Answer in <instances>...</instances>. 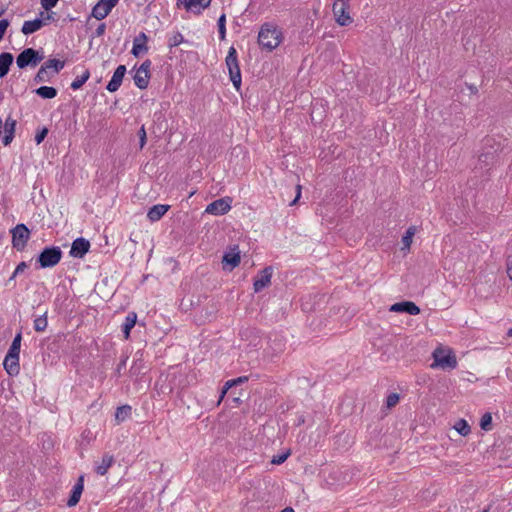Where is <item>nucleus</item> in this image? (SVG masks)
I'll return each instance as SVG.
<instances>
[{"label": "nucleus", "mask_w": 512, "mask_h": 512, "mask_svg": "<svg viewBox=\"0 0 512 512\" xmlns=\"http://www.w3.org/2000/svg\"><path fill=\"white\" fill-rule=\"evenodd\" d=\"M281 512H295V511L292 507L288 506V507H285L283 510H281Z\"/></svg>", "instance_id": "nucleus-57"}, {"label": "nucleus", "mask_w": 512, "mask_h": 512, "mask_svg": "<svg viewBox=\"0 0 512 512\" xmlns=\"http://www.w3.org/2000/svg\"><path fill=\"white\" fill-rule=\"evenodd\" d=\"M415 227L411 226L407 229L406 233L402 237V250H409L412 244L413 236L415 235Z\"/></svg>", "instance_id": "nucleus-34"}, {"label": "nucleus", "mask_w": 512, "mask_h": 512, "mask_svg": "<svg viewBox=\"0 0 512 512\" xmlns=\"http://www.w3.org/2000/svg\"><path fill=\"white\" fill-rule=\"evenodd\" d=\"M59 0H40L41 6L44 10L50 11L54 8Z\"/></svg>", "instance_id": "nucleus-45"}, {"label": "nucleus", "mask_w": 512, "mask_h": 512, "mask_svg": "<svg viewBox=\"0 0 512 512\" xmlns=\"http://www.w3.org/2000/svg\"><path fill=\"white\" fill-rule=\"evenodd\" d=\"M350 0H335L334 3H341L344 4V6H349Z\"/></svg>", "instance_id": "nucleus-56"}, {"label": "nucleus", "mask_w": 512, "mask_h": 512, "mask_svg": "<svg viewBox=\"0 0 512 512\" xmlns=\"http://www.w3.org/2000/svg\"><path fill=\"white\" fill-rule=\"evenodd\" d=\"M149 41V37L145 32H140L137 36H135L133 40V47L131 49V54L134 57H139L142 54L148 52L149 47L147 45Z\"/></svg>", "instance_id": "nucleus-15"}, {"label": "nucleus", "mask_w": 512, "mask_h": 512, "mask_svg": "<svg viewBox=\"0 0 512 512\" xmlns=\"http://www.w3.org/2000/svg\"><path fill=\"white\" fill-rule=\"evenodd\" d=\"M115 459L113 455H110L108 453L104 454L101 460V463L96 466V473L103 476L107 473L108 469L112 466Z\"/></svg>", "instance_id": "nucleus-28"}, {"label": "nucleus", "mask_w": 512, "mask_h": 512, "mask_svg": "<svg viewBox=\"0 0 512 512\" xmlns=\"http://www.w3.org/2000/svg\"><path fill=\"white\" fill-rule=\"evenodd\" d=\"M170 209V205H166V204H157V205H154L152 206L148 212H147V218L151 221V222H156V221H159L165 214L166 212Z\"/></svg>", "instance_id": "nucleus-23"}, {"label": "nucleus", "mask_w": 512, "mask_h": 512, "mask_svg": "<svg viewBox=\"0 0 512 512\" xmlns=\"http://www.w3.org/2000/svg\"><path fill=\"white\" fill-rule=\"evenodd\" d=\"M482 512H489V507L485 510H483Z\"/></svg>", "instance_id": "nucleus-64"}, {"label": "nucleus", "mask_w": 512, "mask_h": 512, "mask_svg": "<svg viewBox=\"0 0 512 512\" xmlns=\"http://www.w3.org/2000/svg\"><path fill=\"white\" fill-rule=\"evenodd\" d=\"M304 422H305L304 417H303V416L299 417V419H298V425H301V424H303Z\"/></svg>", "instance_id": "nucleus-60"}, {"label": "nucleus", "mask_w": 512, "mask_h": 512, "mask_svg": "<svg viewBox=\"0 0 512 512\" xmlns=\"http://www.w3.org/2000/svg\"><path fill=\"white\" fill-rule=\"evenodd\" d=\"M296 190H297V194H296V197L294 198V200L290 203V205H295L297 203V201L300 199L301 197V186L300 185H297L296 186Z\"/></svg>", "instance_id": "nucleus-53"}, {"label": "nucleus", "mask_w": 512, "mask_h": 512, "mask_svg": "<svg viewBox=\"0 0 512 512\" xmlns=\"http://www.w3.org/2000/svg\"><path fill=\"white\" fill-rule=\"evenodd\" d=\"M27 268H28V264L25 261L20 262L14 270V276H17V275L23 273Z\"/></svg>", "instance_id": "nucleus-50"}, {"label": "nucleus", "mask_w": 512, "mask_h": 512, "mask_svg": "<svg viewBox=\"0 0 512 512\" xmlns=\"http://www.w3.org/2000/svg\"><path fill=\"white\" fill-rule=\"evenodd\" d=\"M90 249V242L83 238H76L71 245L70 256L74 258H83Z\"/></svg>", "instance_id": "nucleus-16"}, {"label": "nucleus", "mask_w": 512, "mask_h": 512, "mask_svg": "<svg viewBox=\"0 0 512 512\" xmlns=\"http://www.w3.org/2000/svg\"><path fill=\"white\" fill-rule=\"evenodd\" d=\"M218 304L214 300H208L203 306L196 309L195 321L198 325L211 322L216 318L218 312Z\"/></svg>", "instance_id": "nucleus-8"}, {"label": "nucleus", "mask_w": 512, "mask_h": 512, "mask_svg": "<svg viewBox=\"0 0 512 512\" xmlns=\"http://www.w3.org/2000/svg\"><path fill=\"white\" fill-rule=\"evenodd\" d=\"M502 150L501 144L496 142L492 137H487L483 140L482 151L478 156V164L476 169L488 171L496 162L499 152Z\"/></svg>", "instance_id": "nucleus-2"}, {"label": "nucleus", "mask_w": 512, "mask_h": 512, "mask_svg": "<svg viewBox=\"0 0 512 512\" xmlns=\"http://www.w3.org/2000/svg\"><path fill=\"white\" fill-rule=\"evenodd\" d=\"M469 89H470V91H471L472 93H477V91H478V90H477V87H475L474 85L469 86Z\"/></svg>", "instance_id": "nucleus-58"}, {"label": "nucleus", "mask_w": 512, "mask_h": 512, "mask_svg": "<svg viewBox=\"0 0 512 512\" xmlns=\"http://www.w3.org/2000/svg\"><path fill=\"white\" fill-rule=\"evenodd\" d=\"M125 74H126V66L119 65L115 69V71L112 75V78L110 79V81L108 82V84L106 86V89L109 92H116L120 88Z\"/></svg>", "instance_id": "nucleus-18"}, {"label": "nucleus", "mask_w": 512, "mask_h": 512, "mask_svg": "<svg viewBox=\"0 0 512 512\" xmlns=\"http://www.w3.org/2000/svg\"><path fill=\"white\" fill-rule=\"evenodd\" d=\"M233 401H234V402H236V403H240V398H239V397H235V398L233 399Z\"/></svg>", "instance_id": "nucleus-62"}, {"label": "nucleus", "mask_w": 512, "mask_h": 512, "mask_svg": "<svg viewBox=\"0 0 512 512\" xmlns=\"http://www.w3.org/2000/svg\"><path fill=\"white\" fill-rule=\"evenodd\" d=\"M188 0H177V7L180 8V7H184L185 6V3L187 2Z\"/></svg>", "instance_id": "nucleus-55"}, {"label": "nucleus", "mask_w": 512, "mask_h": 512, "mask_svg": "<svg viewBox=\"0 0 512 512\" xmlns=\"http://www.w3.org/2000/svg\"><path fill=\"white\" fill-rule=\"evenodd\" d=\"M480 427L484 431H490L492 429V415L490 412L483 414L480 420Z\"/></svg>", "instance_id": "nucleus-39"}, {"label": "nucleus", "mask_w": 512, "mask_h": 512, "mask_svg": "<svg viewBox=\"0 0 512 512\" xmlns=\"http://www.w3.org/2000/svg\"><path fill=\"white\" fill-rule=\"evenodd\" d=\"M138 136H139L140 148L142 149L145 146L146 141H147V135H146L144 125L138 131Z\"/></svg>", "instance_id": "nucleus-48"}, {"label": "nucleus", "mask_w": 512, "mask_h": 512, "mask_svg": "<svg viewBox=\"0 0 512 512\" xmlns=\"http://www.w3.org/2000/svg\"><path fill=\"white\" fill-rule=\"evenodd\" d=\"M127 359H128V357H125V358L121 359V361L118 363L117 368L115 370V374L117 376H120L121 370L126 367Z\"/></svg>", "instance_id": "nucleus-52"}, {"label": "nucleus", "mask_w": 512, "mask_h": 512, "mask_svg": "<svg viewBox=\"0 0 512 512\" xmlns=\"http://www.w3.org/2000/svg\"><path fill=\"white\" fill-rule=\"evenodd\" d=\"M454 428L462 436H467L471 432L469 424L464 419L458 420Z\"/></svg>", "instance_id": "nucleus-36"}, {"label": "nucleus", "mask_w": 512, "mask_h": 512, "mask_svg": "<svg viewBox=\"0 0 512 512\" xmlns=\"http://www.w3.org/2000/svg\"><path fill=\"white\" fill-rule=\"evenodd\" d=\"M48 321H47V311L43 313V315L37 317L34 320V329L36 332H43L47 328Z\"/></svg>", "instance_id": "nucleus-35"}, {"label": "nucleus", "mask_w": 512, "mask_h": 512, "mask_svg": "<svg viewBox=\"0 0 512 512\" xmlns=\"http://www.w3.org/2000/svg\"><path fill=\"white\" fill-rule=\"evenodd\" d=\"M225 63L229 72L230 80L237 91L241 87V71L239 67V61L237 56V50L234 46H231L228 50V54L225 59Z\"/></svg>", "instance_id": "nucleus-5"}, {"label": "nucleus", "mask_w": 512, "mask_h": 512, "mask_svg": "<svg viewBox=\"0 0 512 512\" xmlns=\"http://www.w3.org/2000/svg\"><path fill=\"white\" fill-rule=\"evenodd\" d=\"M273 274V268L267 266L262 269L254 279L253 288L256 293L262 291L271 283V277Z\"/></svg>", "instance_id": "nucleus-13"}, {"label": "nucleus", "mask_w": 512, "mask_h": 512, "mask_svg": "<svg viewBox=\"0 0 512 512\" xmlns=\"http://www.w3.org/2000/svg\"><path fill=\"white\" fill-rule=\"evenodd\" d=\"M83 490H84V476L81 475L78 478L77 482L74 484V486L70 492V495H69V498L67 501L68 507H74L78 504Z\"/></svg>", "instance_id": "nucleus-19"}, {"label": "nucleus", "mask_w": 512, "mask_h": 512, "mask_svg": "<svg viewBox=\"0 0 512 512\" xmlns=\"http://www.w3.org/2000/svg\"><path fill=\"white\" fill-rule=\"evenodd\" d=\"M289 455H290V451L289 450L287 452H285V453L275 455V456H273V458L271 460V463L275 464V465H280V464L284 463L287 460Z\"/></svg>", "instance_id": "nucleus-44"}, {"label": "nucleus", "mask_w": 512, "mask_h": 512, "mask_svg": "<svg viewBox=\"0 0 512 512\" xmlns=\"http://www.w3.org/2000/svg\"><path fill=\"white\" fill-rule=\"evenodd\" d=\"M15 278H16V276H14V272H13L12 275L9 277L7 284L12 282Z\"/></svg>", "instance_id": "nucleus-59"}, {"label": "nucleus", "mask_w": 512, "mask_h": 512, "mask_svg": "<svg viewBox=\"0 0 512 512\" xmlns=\"http://www.w3.org/2000/svg\"><path fill=\"white\" fill-rule=\"evenodd\" d=\"M105 30H106V24L105 23H100L98 25V27L95 29V31L93 32L92 34V37H101L104 35L105 33Z\"/></svg>", "instance_id": "nucleus-49"}, {"label": "nucleus", "mask_w": 512, "mask_h": 512, "mask_svg": "<svg viewBox=\"0 0 512 512\" xmlns=\"http://www.w3.org/2000/svg\"><path fill=\"white\" fill-rule=\"evenodd\" d=\"M400 395L398 393H390L386 397V408L390 409L398 404Z\"/></svg>", "instance_id": "nucleus-43"}, {"label": "nucleus", "mask_w": 512, "mask_h": 512, "mask_svg": "<svg viewBox=\"0 0 512 512\" xmlns=\"http://www.w3.org/2000/svg\"><path fill=\"white\" fill-rule=\"evenodd\" d=\"M381 332H382L381 327L371 328V331L368 332L371 344L377 350H382V348L384 347V339L382 337Z\"/></svg>", "instance_id": "nucleus-27"}, {"label": "nucleus", "mask_w": 512, "mask_h": 512, "mask_svg": "<svg viewBox=\"0 0 512 512\" xmlns=\"http://www.w3.org/2000/svg\"><path fill=\"white\" fill-rule=\"evenodd\" d=\"M283 40V34L280 28L273 23H264L258 33V43L262 49L268 52L277 48Z\"/></svg>", "instance_id": "nucleus-1"}, {"label": "nucleus", "mask_w": 512, "mask_h": 512, "mask_svg": "<svg viewBox=\"0 0 512 512\" xmlns=\"http://www.w3.org/2000/svg\"><path fill=\"white\" fill-rule=\"evenodd\" d=\"M249 380V376H240L235 379L228 380L226 382V389H231L235 386H238L240 384H243Z\"/></svg>", "instance_id": "nucleus-41"}, {"label": "nucleus", "mask_w": 512, "mask_h": 512, "mask_svg": "<svg viewBox=\"0 0 512 512\" xmlns=\"http://www.w3.org/2000/svg\"><path fill=\"white\" fill-rule=\"evenodd\" d=\"M45 25L46 22H44V19L37 17L33 20L25 21L22 25L21 32L24 35H30L39 31Z\"/></svg>", "instance_id": "nucleus-21"}, {"label": "nucleus", "mask_w": 512, "mask_h": 512, "mask_svg": "<svg viewBox=\"0 0 512 512\" xmlns=\"http://www.w3.org/2000/svg\"><path fill=\"white\" fill-rule=\"evenodd\" d=\"M12 234V247L17 251H23L27 246V242L30 239L31 231L23 224H17L10 230Z\"/></svg>", "instance_id": "nucleus-7"}, {"label": "nucleus", "mask_w": 512, "mask_h": 512, "mask_svg": "<svg viewBox=\"0 0 512 512\" xmlns=\"http://www.w3.org/2000/svg\"><path fill=\"white\" fill-rule=\"evenodd\" d=\"M218 33L220 40H224L226 37V15L223 13L220 15L217 21Z\"/></svg>", "instance_id": "nucleus-38"}, {"label": "nucleus", "mask_w": 512, "mask_h": 512, "mask_svg": "<svg viewBox=\"0 0 512 512\" xmlns=\"http://www.w3.org/2000/svg\"><path fill=\"white\" fill-rule=\"evenodd\" d=\"M136 322L137 314L135 312H129L121 326V330L125 339H129L131 329L135 326Z\"/></svg>", "instance_id": "nucleus-26"}, {"label": "nucleus", "mask_w": 512, "mask_h": 512, "mask_svg": "<svg viewBox=\"0 0 512 512\" xmlns=\"http://www.w3.org/2000/svg\"><path fill=\"white\" fill-rule=\"evenodd\" d=\"M16 120L13 119L11 116H8L4 123V136L2 138V143L4 146H8L11 144L15 137V130H16Z\"/></svg>", "instance_id": "nucleus-20"}, {"label": "nucleus", "mask_w": 512, "mask_h": 512, "mask_svg": "<svg viewBox=\"0 0 512 512\" xmlns=\"http://www.w3.org/2000/svg\"><path fill=\"white\" fill-rule=\"evenodd\" d=\"M377 432V428L374 427L372 430H370V435ZM369 445L374 448H380L381 447V436L380 433H378L375 437L371 436L369 439Z\"/></svg>", "instance_id": "nucleus-42"}, {"label": "nucleus", "mask_w": 512, "mask_h": 512, "mask_svg": "<svg viewBox=\"0 0 512 512\" xmlns=\"http://www.w3.org/2000/svg\"><path fill=\"white\" fill-rule=\"evenodd\" d=\"M150 77H151V75H147L145 73H140V71L137 70L133 79H134L135 85L139 89L144 90L148 87Z\"/></svg>", "instance_id": "nucleus-32"}, {"label": "nucleus", "mask_w": 512, "mask_h": 512, "mask_svg": "<svg viewBox=\"0 0 512 512\" xmlns=\"http://www.w3.org/2000/svg\"><path fill=\"white\" fill-rule=\"evenodd\" d=\"M39 16H40V18L44 19V22L55 20V12L45 13V12L41 11L39 13Z\"/></svg>", "instance_id": "nucleus-51"}, {"label": "nucleus", "mask_w": 512, "mask_h": 512, "mask_svg": "<svg viewBox=\"0 0 512 512\" xmlns=\"http://www.w3.org/2000/svg\"><path fill=\"white\" fill-rule=\"evenodd\" d=\"M5 13V8L0 7V16H2Z\"/></svg>", "instance_id": "nucleus-61"}, {"label": "nucleus", "mask_w": 512, "mask_h": 512, "mask_svg": "<svg viewBox=\"0 0 512 512\" xmlns=\"http://www.w3.org/2000/svg\"><path fill=\"white\" fill-rule=\"evenodd\" d=\"M3 366L9 376H17L20 372L19 356L14 355L13 358H10L9 355L6 354Z\"/></svg>", "instance_id": "nucleus-22"}, {"label": "nucleus", "mask_w": 512, "mask_h": 512, "mask_svg": "<svg viewBox=\"0 0 512 512\" xmlns=\"http://www.w3.org/2000/svg\"><path fill=\"white\" fill-rule=\"evenodd\" d=\"M152 62L150 59H146L137 70L140 71V73H145L147 75H150V68H151Z\"/></svg>", "instance_id": "nucleus-46"}, {"label": "nucleus", "mask_w": 512, "mask_h": 512, "mask_svg": "<svg viewBox=\"0 0 512 512\" xmlns=\"http://www.w3.org/2000/svg\"><path fill=\"white\" fill-rule=\"evenodd\" d=\"M34 92L43 99H53L58 94L57 89L51 86H40Z\"/></svg>", "instance_id": "nucleus-29"}, {"label": "nucleus", "mask_w": 512, "mask_h": 512, "mask_svg": "<svg viewBox=\"0 0 512 512\" xmlns=\"http://www.w3.org/2000/svg\"><path fill=\"white\" fill-rule=\"evenodd\" d=\"M44 59L42 50L26 48L16 58V64L19 69H25L28 66L36 67Z\"/></svg>", "instance_id": "nucleus-6"}, {"label": "nucleus", "mask_w": 512, "mask_h": 512, "mask_svg": "<svg viewBox=\"0 0 512 512\" xmlns=\"http://www.w3.org/2000/svg\"><path fill=\"white\" fill-rule=\"evenodd\" d=\"M90 78V71L89 69H85L82 75L77 76L72 83L70 84V88L74 91L80 89L86 81Z\"/></svg>", "instance_id": "nucleus-33"}, {"label": "nucleus", "mask_w": 512, "mask_h": 512, "mask_svg": "<svg viewBox=\"0 0 512 512\" xmlns=\"http://www.w3.org/2000/svg\"><path fill=\"white\" fill-rule=\"evenodd\" d=\"M10 22L8 19L0 20V41L4 38L7 28L9 27Z\"/></svg>", "instance_id": "nucleus-47"}, {"label": "nucleus", "mask_w": 512, "mask_h": 512, "mask_svg": "<svg viewBox=\"0 0 512 512\" xmlns=\"http://www.w3.org/2000/svg\"><path fill=\"white\" fill-rule=\"evenodd\" d=\"M507 335L512 337V327L508 330Z\"/></svg>", "instance_id": "nucleus-63"}, {"label": "nucleus", "mask_w": 512, "mask_h": 512, "mask_svg": "<svg viewBox=\"0 0 512 512\" xmlns=\"http://www.w3.org/2000/svg\"><path fill=\"white\" fill-rule=\"evenodd\" d=\"M63 252L59 246H46L37 255L35 262L38 268L55 267L62 259Z\"/></svg>", "instance_id": "nucleus-3"}, {"label": "nucleus", "mask_w": 512, "mask_h": 512, "mask_svg": "<svg viewBox=\"0 0 512 512\" xmlns=\"http://www.w3.org/2000/svg\"><path fill=\"white\" fill-rule=\"evenodd\" d=\"M211 3V0H188L185 3L184 8L187 11H192L194 14H201V10L207 8Z\"/></svg>", "instance_id": "nucleus-25"}, {"label": "nucleus", "mask_w": 512, "mask_h": 512, "mask_svg": "<svg viewBox=\"0 0 512 512\" xmlns=\"http://www.w3.org/2000/svg\"><path fill=\"white\" fill-rule=\"evenodd\" d=\"M349 6H344L341 3H333V14L336 22L340 26H348L353 22L352 17L348 12Z\"/></svg>", "instance_id": "nucleus-14"}, {"label": "nucleus", "mask_w": 512, "mask_h": 512, "mask_svg": "<svg viewBox=\"0 0 512 512\" xmlns=\"http://www.w3.org/2000/svg\"><path fill=\"white\" fill-rule=\"evenodd\" d=\"M231 198L217 199L207 205L205 212L212 215H224L231 209Z\"/></svg>", "instance_id": "nucleus-11"}, {"label": "nucleus", "mask_w": 512, "mask_h": 512, "mask_svg": "<svg viewBox=\"0 0 512 512\" xmlns=\"http://www.w3.org/2000/svg\"><path fill=\"white\" fill-rule=\"evenodd\" d=\"M183 42H185L183 35L177 31L168 39V47L172 49L179 46Z\"/></svg>", "instance_id": "nucleus-37"}, {"label": "nucleus", "mask_w": 512, "mask_h": 512, "mask_svg": "<svg viewBox=\"0 0 512 512\" xmlns=\"http://www.w3.org/2000/svg\"><path fill=\"white\" fill-rule=\"evenodd\" d=\"M48 132H49V129L45 126L41 127V128H38L36 130V134H35V142L37 145L41 144L44 139L47 137L48 135Z\"/></svg>", "instance_id": "nucleus-40"}, {"label": "nucleus", "mask_w": 512, "mask_h": 512, "mask_svg": "<svg viewBox=\"0 0 512 512\" xmlns=\"http://www.w3.org/2000/svg\"><path fill=\"white\" fill-rule=\"evenodd\" d=\"M21 341H22V331L20 330L15 337L8 349L7 354L10 358H13L14 355L19 356L21 349Z\"/></svg>", "instance_id": "nucleus-30"}, {"label": "nucleus", "mask_w": 512, "mask_h": 512, "mask_svg": "<svg viewBox=\"0 0 512 512\" xmlns=\"http://www.w3.org/2000/svg\"><path fill=\"white\" fill-rule=\"evenodd\" d=\"M433 359L434 364L432 366H439L443 369H454L457 366L455 355L442 349H436L433 352Z\"/></svg>", "instance_id": "nucleus-9"}, {"label": "nucleus", "mask_w": 512, "mask_h": 512, "mask_svg": "<svg viewBox=\"0 0 512 512\" xmlns=\"http://www.w3.org/2000/svg\"><path fill=\"white\" fill-rule=\"evenodd\" d=\"M64 66L65 61H61L55 58L48 59L39 68L38 72L33 78V82L36 84L49 82L54 75L58 74L64 68Z\"/></svg>", "instance_id": "nucleus-4"}, {"label": "nucleus", "mask_w": 512, "mask_h": 512, "mask_svg": "<svg viewBox=\"0 0 512 512\" xmlns=\"http://www.w3.org/2000/svg\"><path fill=\"white\" fill-rule=\"evenodd\" d=\"M132 415V407L130 405H122L116 409L115 419L118 423L124 422Z\"/></svg>", "instance_id": "nucleus-31"}, {"label": "nucleus", "mask_w": 512, "mask_h": 512, "mask_svg": "<svg viewBox=\"0 0 512 512\" xmlns=\"http://www.w3.org/2000/svg\"><path fill=\"white\" fill-rule=\"evenodd\" d=\"M229 389H226V383L224 384V386L222 387L221 389V393H220V396H219V400H218V404L222 401V399L225 397L226 393L228 392Z\"/></svg>", "instance_id": "nucleus-54"}, {"label": "nucleus", "mask_w": 512, "mask_h": 512, "mask_svg": "<svg viewBox=\"0 0 512 512\" xmlns=\"http://www.w3.org/2000/svg\"><path fill=\"white\" fill-rule=\"evenodd\" d=\"M241 261L240 251L238 246L235 245L230 251L225 252L222 257V266L224 270L232 271L236 268Z\"/></svg>", "instance_id": "nucleus-12"}, {"label": "nucleus", "mask_w": 512, "mask_h": 512, "mask_svg": "<svg viewBox=\"0 0 512 512\" xmlns=\"http://www.w3.org/2000/svg\"><path fill=\"white\" fill-rule=\"evenodd\" d=\"M14 56L10 52L0 54V79L4 78L10 70Z\"/></svg>", "instance_id": "nucleus-24"}, {"label": "nucleus", "mask_w": 512, "mask_h": 512, "mask_svg": "<svg viewBox=\"0 0 512 512\" xmlns=\"http://www.w3.org/2000/svg\"><path fill=\"white\" fill-rule=\"evenodd\" d=\"M119 0H98L91 10V17L97 20L105 19L118 4Z\"/></svg>", "instance_id": "nucleus-10"}, {"label": "nucleus", "mask_w": 512, "mask_h": 512, "mask_svg": "<svg viewBox=\"0 0 512 512\" xmlns=\"http://www.w3.org/2000/svg\"><path fill=\"white\" fill-rule=\"evenodd\" d=\"M389 311L417 315L420 313V308L412 301H402L391 305Z\"/></svg>", "instance_id": "nucleus-17"}]
</instances>
